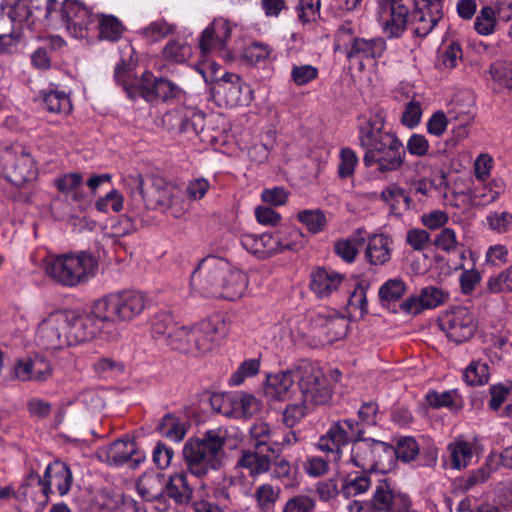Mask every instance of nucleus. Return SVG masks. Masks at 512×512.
Here are the masks:
<instances>
[{
	"label": "nucleus",
	"instance_id": "obj_1",
	"mask_svg": "<svg viewBox=\"0 0 512 512\" xmlns=\"http://www.w3.org/2000/svg\"><path fill=\"white\" fill-rule=\"evenodd\" d=\"M128 207L134 216H143L147 210H158L175 218L182 216L185 202L181 189L160 177L144 180L140 174L123 178Z\"/></svg>",
	"mask_w": 512,
	"mask_h": 512
},
{
	"label": "nucleus",
	"instance_id": "obj_2",
	"mask_svg": "<svg viewBox=\"0 0 512 512\" xmlns=\"http://www.w3.org/2000/svg\"><path fill=\"white\" fill-rule=\"evenodd\" d=\"M190 286L202 297L239 299L246 290V275L227 260L209 256L204 258L191 274Z\"/></svg>",
	"mask_w": 512,
	"mask_h": 512
},
{
	"label": "nucleus",
	"instance_id": "obj_3",
	"mask_svg": "<svg viewBox=\"0 0 512 512\" xmlns=\"http://www.w3.org/2000/svg\"><path fill=\"white\" fill-rule=\"evenodd\" d=\"M114 78L132 99L142 97L148 102H166L180 98L183 94L182 88L177 84L166 78H157L150 71L143 72L141 78L134 77L124 61L115 66Z\"/></svg>",
	"mask_w": 512,
	"mask_h": 512
},
{
	"label": "nucleus",
	"instance_id": "obj_4",
	"mask_svg": "<svg viewBox=\"0 0 512 512\" xmlns=\"http://www.w3.org/2000/svg\"><path fill=\"white\" fill-rule=\"evenodd\" d=\"M226 431L218 428L206 431L202 438L189 439L183 447V457L191 474L197 477L216 470L224 457Z\"/></svg>",
	"mask_w": 512,
	"mask_h": 512
},
{
	"label": "nucleus",
	"instance_id": "obj_5",
	"mask_svg": "<svg viewBox=\"0 0 512 512\" xmlns=\"http://www.w3.org/2000/svg\"><path fill=\"white\" fill-rule=\"evenodd\" d=\"M226 332V323L219 316L203 320L189 328L181 325L170 335L169 347L185 354L199 356L210 352Z\"/></svg>",
	"mask_w": 512,
	"mask_h": 512
},
{
	"label": "nucleus",
	"instance_id": "obj_6",
	"mask_svg": "<svg viewBox=\"0 0 512 512\" xmlns=\"http://www.w3.org/2000/svg\"><path fill=\"white\" fill-rule=\"evenodd\" d=\"M98 259L88 252L62 254L47 258L45 274L55 282L73 287L94 277L98 271Z\"/></svg>",
	"mask_w": 512,
	"mask_h": 512
},
{
	"label": "nucleus",
	"instance_id": "obj_7",
	"mask_svg": "<svg viewBox=\"0 0 512 512\" xmlns=\"http://www.w3.org/2000/svg\"><path fill=\"white\" fill-rule=\"evenodd\" d=\"M145 308V296L135 290L112 292L96 301V314L103 322L115 325L134 321Z\"/></svg>",
	"mask_w": 512,
	"mask_h": 512
},
{
	"label": "nucleus",
	"instance_id": "obj_8",
	"mask_svg": "<svg viewBox=\"0 0 512 512\" xmlns=\"http://www.w3.org/2000/svg\"><path fill=\"white\" fill-rule=\"evenodd\" d=\"M386 48V41L382 37L366 39L356 36L350 21L342 23L335 34L334 49L343 50L348 60L357 61L361 71L365 69V62L381 58Z\"/></svg>",
	"mask_w": 512,
	"mask_h": 512
},
{
	"label": "nucleus",
	"instance_id": "obj_9",
	"mask_svg": "<svg viewBox=\"0 0 512 512\" xmlns=\"http://www.w3.org/2000/svg\"><path fill=\"white\" fill-rule=\"evenodd\" d=\"M386 112L381 107H374L370 110L368 117H363L359 124V144L366 150L363 161L372 159L375 154L388 149L402 146L398 137L384 130Z\"/></svg>",
	"mask_w": 512,
	"mask_h": 512
},
{
	"label": "nucleus",
	"instance_id": "obj_10",
	"mask_svg": "<svg viewBox=\"0 0 512 512\" xmlns=\"http://www.w3.org/2000/svg\"><path fill=\"white\" fill-rule=\"evenodd\" d=\"M293 372L304 403L323 405L331 399L329 380L318 363L300 360Z\"/></svg>",
	"mask_w": 512,
	"mask_h": 512
},
{
	"label": "nucleus",
	"instance_id": "obj_11",
	"mask_svg": "<svg viewBox=\"0 0 512 512\" xmlns=\"http://www.w3.org/2000/svg\"><path fill=\"white\" fill-rule=\"evenodd\" d=\"M35 343L45 350H61L69 347L68 319L65 310H55L37 325Z\"/></svg>",
	"mask_w": 512,
	"mask_h": 512
},
{
	"label": "nucleus",
	"instance_id": "obj_12",
	"mask_svg": "<svg viewBox=\"0 0 512 512\" xmlns=\"http://www.w3.org/2000/svg\"><path fill=\"white\" fill-rule=\"evenodd\" d=\"M5 178L13 185L22 187L37 178V169L29 153L22 147L5 148L0 154Z\"/></svg>",
	"mask_w": 512,
	"mask_h": 512
},
{
	"label": "nucleus",
	"instance_id": "obj_13",
	"mask_svg": "<svg viewBox=\"0 0 512 512\" xmlns=\"http://www.w3.org/2000/svg\"><path fill=\"white\" fill-rule=\"evenodd\" d=\"M211 94L219 106L238 107L248 105L253 98L250 86L234 73H225L213 82Z\"/></svg>",
	"mask_w": 512,
	"mask_h": 512
},
{
	"label": "nucleus",
	"instance_id": "obj_14",
	"mask_svg": "<svg viewBox=\"0 0 512 512\" xmlns=\"http://www.w3.org/2000/svg\"><path fill=\"white\" fill-rule=\"evenodd\" d=\"M163 122L170 129L192 133L203 142L212 141L215 138L207 131L205 114L195 107L179 106L167 112L163 116Z\"/></svg>",
	"mask_w": 512,
	"mask_h": 512
},
{
	"label": "nucleus",
	"instance_id": "obj_15",
	"mask_svg": "<svg viewBox=\"0 0 512 512\" xmlns=\"http://www.w3.org/2000/svg\"><path fill=\"white\" fill-rule=\"evenodd\" d=\"M439 326L450 340L462 343L472 338L478 324L472 311L457 306L443 313L439 318Z\"/></svg>",
	"mask_w": 512,
	"mask_h": 512
},
{
	"label": "nucleus",
	"instance_id": "obj_16",
	"mask_svg": "<svg viewBox=\"0 0 512 512\" xmlns=\"http://www.w3.org/2000/svg\"><path fill=\"white\" fill-rule=\"evenodd\" d=\"M52 493L53 490H49L48 486L44 485L42 477L31 471L15 493V498L19 503L18 510L20 512H39L47 505Z\"/></svg>",
	"mask_w": 512,
	"mask_h": 512
},
{
	"label": "nucleus",
	"instance_id": "obj_17",
	"mask_svg": "<svg viewBox=\"0 0 512 512\" xmlns=\"http://www.w3.org/2000/svg\"><path fill=\"white\" fill-rule=\"evenodd\" d=\"M60 16L68 32L76 39L88 36V27L93 24L94 14L91 9L78 0H64L54 18Z\"/></svg>",
	"mask_w": 512,
	"mask_h": 512
},
{
	"label": "nucleus",
	"instance_id": "obj_18",
	"mask_svg": "<svg viewBox=\"0 0 512 512\" xmlns=\"http://www.w3.org/2000/svg\"><path fill=\"white\" fill-rule=\"evenodd\" d=\"M371 505L378 512H417L412 508L409 496L396 489L387 479L379 480Z\"/></svg>",
	"mask_w": 512,
	"mask_h": 512
},
{
	"label": "nucleus",
	"instance_id": "obj_19",
	"mask_svg": "<svg viewBox=\"0 0 512 512\" xmlns=\"http://www.w3.org/2000/svg\"><path fill=\"white\" fill-rule=\"evenodd\" d=\"M96 455L98 459L110 465L120 466L129 463L131 468H137L145 460L144 453L138 451L136 443L130 439H119L100 447Z\"/></svg>",
	"mask_w": 512,
	"mask_h": 512
},
{
	"label": "nucleus",
	"instance_id": "obj_20",
	"mask_svg": "<svg viewBox=\"0 0 512 512\" xmlns=\"http://www.w3.org/2000/svg\"><path fill=\"white\" fill-rule=\"evenodd\" d=\"M66 311L68 319V337L70 346L93 339L100 330L102 319L96 314V302L92 312L78 313Z\"/></svg>",
	"mask_w": 512,
	"mask_h": 512
},
{
	"label": "nucleus",
	"instance_id": "obj_21",
	"mask_svg": "<svg viewBox=\"0 0 512 512\" xmlns=\"http://www.w3.org/2000/svg\"><path fill=\"white\" fill-rule=\"evenodd\" d=\"M409 12L406 4L378 5L377 21L384 35L390 39L401 37L407 29Z\"/></svg>",
	"mask_w": 512,
	"mask_h": 512
},
{
	"label": "nucleus",
	"instance_id": "obj_22",
	"mask_svg": "<svg viewBox=\"0 0 512 512\" xmlns=\"http://www.w3.org/2000/svg\"><path fill=\"white\" fill-rule=\"evenodd\" d=\"M231 32L232 29L227 20L223 18L214 19L201 34L199 41L201 52L207 54L224 49L231 37Z\"/></svg>",
	"mask_w": 512,
	"mask_h": 512
},
{
	"label": "nucleus",
	"instance_id": "obj_23",
	"mask_svg": "<svg viewBox=\"0 0 512 512\" xmlns=\"http://www.w3.org/2000/svg\"><path fill=\"white\" fill-rule=\"evenodd\" d=\"M50 375L49 362L38 355L20 358L13 367V376L20 381H43Z\"/></svg>",
	"mask_w": 512,
	"mask_h": 512
},
{
	"label": "nucleus",
	"instance_id": "obj_24",
	"mask_svg": "<svg viewBox=\"0 0 512 512\" xmlns=\"http://www.w3.org/2000/svg\"><path fill=\"white\" fill-rule=\"evenodd\" d=\"M296 377L293 368L267 376L263 393L268 402L287 401L291 399V388Z\"/></svg>",
	"mask_w": 512,
	"mask_h": 512
},
{
	"label": "nucleus",
	"instance_id": "obj_25",
	"mask_svg": "<svg viewBox=\"0 0 512 512\" xmlns=\"http://www.w3.org/2000/svg\"><path fill=\"white\" fill-rule=\"evenodd\" d=\"M349 440L350 437L342 423L333 422L327 432L319 438L316 446L333 461H339L342 457V448Z\"/></svg>",
	"mask_w": 512,
	"mask_h": 512
},
{
	"label": "nucleus",
	"instance_id": "obj_26",
	"mask_svg": "<svg viewBox=\"0 0 512 512\" xmlns=\"http://www.w3.org/2000/svg\"><path fill=\"white\" fill-rule=\"evenodd\" d=\"M42 480L44 485L48 486L49 490H52V486H54L59 496L62 497L67 495L70 491L73 476L69 466L57 460L47 466Z\"/></svg>",
	"mask_w": 512,
	"mask_h": 512
},
{
	"label": "nucleus",
	"instance_id": "obj_27",
	"mask_svg": "<svg viewBox=\"0 0 512 512\" xmlns=\"http://www.w3.org/2000/svg\"><path fill=\"white\" fill-rule=\"evenodd\" d=\"M240 242L246 251L259 258H267L277 253L276 241L272 233H244L240 236Z\"/></svg>",
	"mask_w": 512,
	"mask_h": 512
},
{
	"label": "nucleus",
	"instance_id": "obj_28",
	"mask_svg": "<svg viewBox=\"0 0 512 512\" xmlns=\"http://www.w3.org/2000/svg\"><path fill=\"white\" fill-rule=\"evenodd\" d=\"M342 281L340 273L318 268L311 274L310 288L318 298H326L338 290Z\"/></svg>",
	"mask_w": 512,
	"mask_h": 512
},
{
	"label": "nucleus",
	"instance_id": "obj_29",
	"mask_svg": "<svg viewBox=\"0 0 512 512\" xmlns=\"http://www.w3.org/2000/svg\"><path fill=\"white\" fill-rule=\"evenodd\" d=\"M351 462L362 468L371 471L376 467L373 445L371 438H364L363 431L358 429L351 448Z\"/></svg>",
	"mask_w": 512,
	"mask_h": 512
},
{
	"label": "nucleus",
	"instance_id": "obj_30",
	"mask_svg": "<svg viewBox=\"0 0 512 512\" xmlns=\"http://www.w3.org/2000/svg\"><path fill=\"white\" fill-rule=\"evenodd\" d=\"M404 157L405 151L402 146H399L377 153L372 159L363 163L367 168L376 165L379 173L386 174L398 170L404 163Z\"/></svg>",
	"mask_w": 512,
	"mask_h": 512
},
{
	"label": "nucleus",
	"instance_id": "obj_31",
	"mask_svg": "<svg viewBox=\"0 0 512 512\" xmlns=\"http://www.w3.org/2000/svg\"><path fill=\"white\" fill-rule=\"evenodd\" d=\"M164 492L178 505L188 504L192 498L193 489L185 472H176L170 475L164 484Z\"/></svg>",
	"mask_w": 512,
	"mask_h": 512
},
{
	"label": "nucleus",
	"instance_id": "obj_32",
	"mask_svg": "<svg viewBox=\"0 0 512 512\" xmlns=\"http://www.w3.org/2000/svg\"><path fill=\"white\" fill-rule=\"evenodd\" d=\"M391 239L383 234H375L368 240L365 256L371 265H383L391 257Z\"/></svg>",
	"mask_w": 512,
	"mask_h": 512
},
{
	"label": "nucleus",
	"instance_id": "obj_33",
	"mask_svg": "<svg viewBox=\"0 0 512 512\" xmlns=\"http://www.w3.org/2000/svg\"><path fill=\"white\" fill-rule=\"evenodd\" d=\"M418 10L412 14L414 33L417 36H427L443 16V10L431 7L418 6Z\"/></svg>",
	"mask_w": 512,
	"mask_h": 512
},
{
	"label": "nucleus",
	"instance_id": "obj_34",
	"mask_svg": "<svg viewBox=\"0 0 512 512\" xmlns=\"http://www.w3.org/2000/svg\"><path fill=\"white\" fill-rule=\"evenodd\" d=\"M266 453L256 449L255 451L244 450L237 462V466L247 469L251 476L266 473L272 464V458Z\"/></svg>",
	"mask_w": 512,
	"mask_h": 512
},
{
	"label": "nucleus",
	"instance_id": "obj_35",
	"mask_svg": "<svg viewBox=\"0 0 512 512\" xmlns=\"http://www.w3.org/2000/svg\"><path fill=\"white\" fill-rule=\"evenodd\" d=\"M448 458L452 469H465L473 458L472 445L461 439H456L447 445Z\"/></svg>",
	"mask_w": 512,
	"mask_h": 512
},
{
	"label": "nucleus",
	"instance_id": "obj_36",
	"mask_svg": "<svg viewBox=\"0 0 512 512\" xmlns=\"http://www.w3.org/2000/svg\"><path fill=\"white\" fill-rule=\"evenodd\" d=\"M44 106L52 113H69L72 109L69 95L57 87L42 90L40 92Z\"/></svg>",
	"mask_w": 512,
	"mask_h": 512
},
{
	"label": "nucleus",
	"instance_id": "obj_37",
	"mask_svg": "<svg viewBox=\"0 0 512 512\" xmlns=\"http://www.w3.org/2000/svg\"><path fill=\"white\" fill-rule=\"evenodd\" d=\"M180 325L174 320L169 312H159L151 320L152 336L155 339H163L167 346H170V335L178 330Z\"/></svg>",
	"mask_w": 512,
	"mask_h": 512
},
{
	"label": "nucleus",
	"instance_id": "obj_38",
	"mask_svg": "<svg viewBox=\"0 0 512 512\" xmlns=\"http://www.w3.org/2000/svg\"><path fill=\"white\" fill-rule=\"evenodd\" d=\"M277 253L285 250H298L305 244L303 233L296 227H284L274 234Z\"/></svg>",
	"mask_w": 512,
	"mask_h": 512
},
{
	"label": "nucleus",
	"instance_id": "obj_39",
	"mask_svg": "<svg viewBox=\"0 0 512 512\" xmlns=\"http://www.w3.org/2000/svg\"><path fill=\"white\" fill-rule=\"evenodd\" d=\"M370 475L371 471L367 470L362 473H350L342 485L343 495L351 498L367 492L372 483Z\"/></svg>",
	"mask_w": 512,
	"mask_h": 512
},
{
	"label": "nucleus",
	"instance_id": "obj_40",
	"mask_svg": "<svg viewBox=\"0 0 512 512\" xmlns=\"http://www.w3.org/2000/svg\"><path fill=\"white\" fill-rule=\"evenodd\" d=\"M164 490L160 475H143L137 482V491L146 501L159 500Z\"/></svg>",
	"mask_w": 512,
	"mask_h": 512
},
{
	"label": "nucleus",
	"instance_id": "obj_41",
	"mask_svg": "<svg viewBox=\"0 0 512 512\" xmlns=\"http://www.w3.org/2000/svg\"><path fill=\"white\" fill-rule=\"evenodd\" d=\"M492 456L477 470L472 471L466 477L457 480V488L462 492H467L476 486L485 483L491 476L493 468L491 467Z\"/></svg>",
	"mask_w": 512,
	"mask_h": 512
},
{
	"label": "nucleus",
	"instance_id": "obj_42",
	"mask_svg": "<svg viewBox=\"0 0 512 512\" xmlns=\"http://www.w3.org/2000/svg\"><path fill=\"white\" fill-rule=\"evenodd\" d=\"M158 432L175 442H180L186 434L185 424L176 416L166 414L157 425Z\"/></svg>",
	"mask_w": 512,
	"mask_h": 512
},
{
	"label": "nucleus",
	"instance_id": "obj_43",
	"mask_svg": "<svg viewBox=\"0 0 512 512\" xmlns=\"http://www.w3.org/2000/svg\"><path fill=\"white\" fill-rule=\"evenodd\" d=\"M271 433L270 426L265 422L252 425L250 428V437L253 441L254 448L260 452H270L274 454L276 444L270 443Z\"/></svg>",
	"mask_w": 512,
	"mask_h": 512
},
{
	"label": "nucleus",
	"instance_id": "obj_44",
	"mask_svg": "<svg viewBox=\"0 0 512 512\" xmlns=\"http://www.w3.org/2000/svg\"><path fill=\"white\" fill-rule=\"evenodd\" d=\"M498 26L496 11L491 5L483 6L475 17L474 29L482 36L492 35Z\"/></svg>",
	"mask_w": 512,
	"mask_h": 512
},
{
	"label": "nucleus",
	"instance_id": "obj_45",
	"mask_svg": "<svg viewBox=\"0 0 512 512\" xmlns=\"http://www.w3.org/2000/svg\"><path fill=\"white\" fill-rule=\"evenodd\" d=\"M407 285L401 279H389L383 283L378 291L383 306L399 301L406 293Z\"/></svg>",
	"mask_w": 512,
	"mask_h": 512
},
{
	"label": "nucleus",
	"instance_id": "obj_46",
	"mask_svg": "<svg viewBox=\"0 0 512 512\" xmlns=\"http://www.w3.org/2000/svg\"><path fill=\"white\" fill-rule=\"evenodd\" d=\"M462 55L463 52L460 45L455 41H451L439 51L436 67L440 70L453 69L462 59Z\"/></svg>",
	"mask_w": 512,
	"mask_h": 512
},
{
	"label": "nucleus",
	"instance_id": "obj_47",
	"mask_svg": "<svg viewBox=\"0 0 512 512\" xmlns=\"http://www.w3.org/2000/svg\"><path fill=\"white\" fill-rule=\"evenodd\" d=\"M125 28L122 22L113 15H101L99 19V35L101 39L111 42L121 38Z\"/></svg>",
	"mask_w": 512,
	"mask_h": 512
},
{
	"label": "nucleus",
	"instance_id": "obj_48",
	"mask_svg": "<svg viewBox=\"0 0 512 512\" xmlns=\"http://www.w3.org/2000/svg\"><path fill=\"white\" fill-rule=\"evenodd\" d=\"M492 80L508 90H512V61L497 60L489 67Z\"/></svg>",
	"mask_w": 512,
	"mask_h": 512
},
{
	"label": "nucleus",
	"instance_id": "obj_49",
	"mask_svg": "<svg viewBox=\"0 0 512 512\" xmlns=\"http://www.w3.org/2000/svg\"><path fill=\"white\" fill-rule=\"evenodd\" d=\"M464 381L470 386H481L489 380V367L486 362L472 361L463 373Z\"/></svg>",
	"mask_w": 512,
	"mask_h": 512
},
{
	"label": "nucleus",
	"instance_id": "obj_50",
	"mask_svg": "<svg viewBox=\"0 0 512 512\" xmlns=\"http://www.w3.org/2000/svg\"><path fill=\"white\" fill-rule=\"evenodd\" d=\"M280 489L270 484L257 487L254 497L261 512H273L274 505L279 498Z\"/></svg>",
	"mask_w": 512,
	"mask_h": 512
},
{
	"label": "nucleus",
	"instance_id": "obj_51",
	"mask_svg": "<svg viewBox=\"0 0 512 512\" xmlns=\"http://www.w3.org/2000/svg\"><path fill=\"white\" fill-rule=\"evenodd\" d=\"M235 418L252 417L260 410V402L251 394L235 393L234 394Z\"/></svg>",
	"mask_w": 512,
	"mask_h": 512
},
{
	"label": "nucleus",
	"instance_id": "obj_52",
	"mask_svg": "<svg viewBox=\"0 0 512 512\" xmlns=\"http://www.w3.org/2000/svg\"><path fill=\"white\" fill-rule=\"evenodd\" d=\"M191 47L185 42L170 40L163 48L162 54L166 60L183 63L191 56Z\"/></svg>",
	"mask_w": 512,
	"mask_h": 512
},
{
	"label": "nucleus",
	"instance_id": "obj_53",
	"mask_svg": "<svg viewBox=\"0 0 512 512\" xmlns=\"http://www.w3.org/2000/svg\"><path fill=\"white\" fill-rule=\"evenodd\" d=\"M297 218L311 233L323 231L327 224L326 216L321 210H303L298 213Z\"/></svg>",
	"mask_w": 512,
	"mask_h": 512
},
{
	"label": "nucleus",
	"instance_id": "obj_54",
	"mask_svg": "<svg viewBox=\"0 0 512 512\" xmlns=\"http://www.w3.org/2000/svg\"><path fill=\"white\" fill-rule=\"evenodd\" d=\"M260 370V360L253 358L244 360L235 372L232 373L229 384L232 386L241 385L247 378L256 376Z\"/></svg>",
	"mask_w": 512,
	"mask_h": 512
},
{
	"label": "nucleus",
	"instance_id": "obj_55",
	"mask_svg": "<svg viewBox=\"0 0 512 512\" xmlns=\"http://www.w3.org/2000/svg\"><path fill=\"white\" fill-rule=\"evenodd\" d=\"M209 401L213 411L231 418H235L237 415L234 394L214 393L210 396Z\"/></svg>",
	"mask_w": 512,
	"mask_h": 512
},
{
	"label": "nucleus",
	"instance_id": "obj_56",
	"mask_svg": "<svg viewBox=\"0 0 512 512\" xmlns=\"http://www.w3.org/2000/svg\"><path fill=\"white\" fill-rule=\"evenodd\" d=\"M420 296L425 309H434L448 300L449 293L436 286H427L421 289Z\"/></svg>",
	"mask_w": 512,
	"mask_h": 512
},
{
	"label": "nucleus",
	"instance_id": "obj_57",
	"mask_svg": "<svg viewBox=\"0 0 512 512\" xmlns=\"http://www.w3.org/2000/svg\"><path fill=\"white\" fill-rule=\"evenodd\" d=\"M486 223L493 232L503 234L512 230V214L507 211H493L486 217Z\"/></svg>",
	"mask_w": 512,
	"mask_h": 512
},
{
	"label": "nucleus",
	"instance_id": "obj_58",
	"mask_svg": "<svg viewBox=\"0 0 512 512\" xmlns=\"http://www.w3.org/2000/svg\"><path fill=\"white\" fill-rule=\"evenodd\" d=\"M419 454V447L413 437H402L394 448V456L403 462H410Z\"/></svg>",
	"mask_w": 512,
	"mask_h": 512
},
{
	"label": "nucleus",
	"instance_id": "obj_59",
	"mask_svg": "<svg viewBox=\"0 0 512 512\" xmlns=\"http://www.w3.org/2000/svg\"><path fill=\"white\" fill-rule=\"evenodd\" d=\"M318 77V69L310 64H293L291 80L296 86H304Z\"/></svg>",
	"mask_w": 512,
	"mask_h": 512
},
{
	"label": "nucleus",
	"instance_id": "obj_60",
	"mask_svg": "<svg viewBox=\"0 0 512 512\" xmlns=\"http://www.w3.org/2000/svg\"><path fill=\"white\" fill-rule=\"evenodd\" d=\"M82 181V175L74 172L57 178L55 180V185L60 192L70 194L74 200H78L79 194L77 189L81 185Z\"/></svg>",
	"mask_w": 512,
	"mask_h": 512
},
{
	"label": "nucleus",
	"instance_id": "obj_61",
	"mask_svg": "<svg viewBox=\"0 0 512 512\" xmlns=\"http://www.w3.org/2000/svg\"><path fill=\"white\" fill-rule=\"evenodd\" d=\"M320 0H299L296 7L298 19L302 24L316 21L320 15Z\"/></svg>",
	"mask_w": 512,
	"mask_h": 512
},
{
	"label": "nucleus",
	"instance_id": "obj_62",
	"mask_svg": "<svg viewBox=\"0 0 512 512\" xmlns=\"http://www.w3.org/2000/svg\"><path fill=\"white\" fill-rule=\"evenodd\" d=\"M358 161V156L351 148H342L340 150V163L338 166L339 177L342 179L351 177L354 174Z\"/></svg>",
	"mask_w": 512,
	"mask_h": 512
},
{
	"label": "nucleus",
	"instance_id": "obj_63",
	"mask_svg": "<svg viewBox=\"0 0 512 512\" xmlns=\"http://www.w3.org/2000/svg\"><path fill=\"white\" fill-rule=\"evenodd\" d=\"M124 198L118 190H111L104 197L99 198L95 206L100 212H108L110 209L113 212H120L123 209Z\"/></svg>",
	"mask_w": 512,
	"mask_h": 512
},
{
	"label": "nucleus",
	"instance_id": "obj_64",
	"mask_svg": "<svg viewBox=\"0 0 512 512\" xmlns=\"http://www.w3.org/2000/svg\"><path fill=\"white\" fill-rule=\"evenodd\" d=\"M172 32V26L165 20H156L143 29L142 35L149 42L159 41Z\"/></svg>",
	"mask_w": 512,
	"mask_h": 512
}]
</instances>
